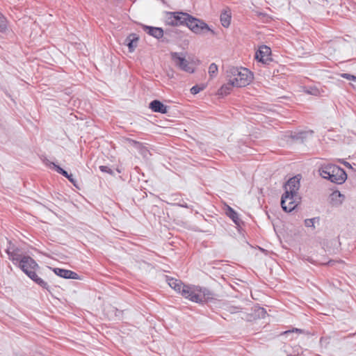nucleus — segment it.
<instances>
[{
	"mask_svg": "<svg viewBox=\"0 0 356 356\" xmlns=\"http://www.w3.org/2000/svg\"><path fill=\"white\" fill-rule=\"evenodd\" d=\"M68 279L79 280V276L76 273L70 270Z\"/></svg>",
	"mask_w": 356,
	"mask_h": 356,
	"instance_id": "c756f323",
	"label": "nucleus"
},
{
	"mask_svg": "<svg viewBox=\"0 0 356 356\" xmlns=\"http://www.w3.org/2000/svg\"><path fill=\"white\" fill-rule=\"evenodd\" d=\"M181 295L184 298L198 304H204L208 300L213 299V293L210 290L193 284H186Z\"/></svg>",
	"mask_w": 356,
	"mask_h": 356,
	"instance_id": "f257e3e1",
	"label": "nucleus"
},
{
	"mask_svg": "<svg viewBox=\"0 0 356 356\" xmlns=\"http://www.w3.org/2000/svg\"><path fill=\"white\" fill-rule=\"evenodd\" d=\"M143 30L149 35L157 39L163 36V30L161 28L144 26Z\"/></svg>",
	"mask_w": 356,
	"mask_h": 356,
	"instance_id": "ddd939ff",
	"label": "nucleus"
},
{
	"mask_svg": "<svg viewBox=\"0 0 356 356\" xmlns=\"http://www.w3.org/2000/svg\"><path fill=\"white\" fill-rule=\"evenodd\" d=\"M329 343H330L329 337H321L320 339V344L323 347L327 348Z\"/></svg>",
	"mask_w": 356,
	"mask_h": 356,
	"instance_id": "393cba45",
	"label": "nucleus"
},
{
	"mask_svg": "<svg viewBox=\"0 0 356 356\" xmlns=\"http://www.w3.org/2000/svg\"><path fill=\"white\" fill-rule=\"evenodd\" d=\"M138 41V38L135 34H131L125 39V43L128 46L130 52L134 51L137 46Z\"/></svg>",
	"mask_w": 356,
	"mask_h": 356,
	"instance_id": "4468645a",
	"label": "nucleus"
},
{
	"mask_svg": "<svg viewBox=\"0 0 356 356\" xmlns=\"http://www.w3.org/2000/svg\"><path fill=\"white\" fill-rule=\"evenodd\" d=\"M319 172L323 178L338 184L343 183L347 179V175L344 170L333 164L321 166Z\"/></svg>",
	"mask_w": 356,
	"mask_h": 356,
	"instance_id": "20e7f679",
	"label": "nucleus"
},
{
	"mask_svg": "<svg viewBox=\"0 0 356 356\" xmlns=\"http://www.w3.org/2000/svg\"><path fill=\"white\" fill-rule=\"evenodd\" d=\"M170 57L175 65L179 70L190 74L194 73L195 68L186 59L183 53L171 52Z\"/></svg>",
	"mask_w": 356,
	"mask_h": 356,
	"instance_id": "39448f33",
	"label": "nucleus"
},
{
	"mask_svg": "<svg viewBox=\"0 0 356 356\" xmlns=\"http://www.w3.org/2000/svg\"><path fill=\"white\" fill-rule=\"evenodd\" d=\"M68 179V180L72 182V183H74V179L73 178V176L72 175H69V177H67Z\"/></svg>",
	"mask_w": 356,
	"mask_h": 356,
	"instance_id": "473e14b6",
	"label": "nucleus"
},
{
	"mask_svg": "<svg viewBox=\"0 0 356 356\" xmlns=\"http://www.w3.org/2000/svg\"><path fill=\"white\" fill-rule=\"evenodd\" d=\"M220 22L224 27H228L231 22V14L229 11H224L220 15Z\"/></svg>",
	"mask_w": 356,
	"mask_h": 356,
	"instance_id": "6ab92c4d",
	"label": "nucleus"
},
{
	"mask_svg": "<svg viewBox=\"0 0 356 356\" xmlns=\"http://www.w3.org/2000/svg\"><path fill=\"white\" fill-rule=\"evenodd\" d=\"M149 108L155 113L165 114L168 111V107L164 105L161 101L155 99L149 103Z\"/></svg>",
	"mask_w": 356,
	"mask_h": 356,
	"instance_id": "9b49d317",
	"label": "nucleus"
},
{
	"mask_svg": "<svg viewBox=\"0 0 356 356\" xmlns=\"http://www.w3.org/2000/svg\"><path fill=\"white\" fill-rule=\"evenodd\" d=\"M99 170L103 172H106V173H108L110 175H113V170L109 168L108 166H106V165H101L99 166Z\"/></svg>",
	"mask_w": 356,
	"mask_h": 356,
	"instance_id": "bb28decb",
	"label": "nucleus"
},
{
	"mask_svg": "<svg viewBox=\"0 0 356 356\" xmlns=\"http://www.w3.org/2000/svg\"><path fill=\"white\" fill-rule=\"evenodd\" d=\"M49 166H52L53 168L59 174L61 175L63 173V171L64 170L62 168H60L59 165L55 164L53 162H49V164H47Z\"/></svg>",
	"mask_w": 356,
	"mask_h": 356,
	"instance_id": "5701e85b",
	"label": "nucleus"
},
{
	"mask_svg": "<svg viewBox=\"0 0 356 356\" xmlns=\"http://www.w3.org/2000/svg\"><path fill=\"white\" fill-rule=\"evenodd\" d=\"M228 82L221 86V88L218 90V93L220 95H227L230 92L233 87H236L234 85L232 81H229V79H227Z\"/></svg>",
	"mask_w": 356,
	"mask_h": 356,
	"instance_id": "f3484780",
	"label": "nucleus"
},
{
	"mask_svg": "<svg viewBox=\"0 0 356 356\" xmlns=\"http://www.w3.org/2000/svg\"><path fill=\"white\" fill-rule=\"evenodd\" d=\"M61 175L63 176H64L65 177H69V174L67 171H65V170L63 171V173H61Z\"/></svg>",
	"mask_w": 356,
	"mask_h": 356,
	"instance_id": "72a5a7b5",
	"label": "nucleus"
},
{
	"mask_svg": "<svg viewBox=\"0 0 356 356\" xmlns=\"http://www.w3.org/2000/svg\"><path fill=\"white\" fill-rule=\"evenodd\" d=\"M218 71V65L213 63L209 67L208 73L211 79H213L216 76L217 72Z\"/></svg>",
	"mask_w": 356,
	"mask_h": 356,
	"instance_id": "412c9836",
	"label": "nucleus"
},
{
	"mask_svg": "<svg viewBox=\"0 0 356 356\" xmlns=\"http://www.w3.org/2000/svg\"><path fill=\"white\" fill-rule=\"evenodd\" d=\"M7 28V21L6 18L0 13V33H3Z\"/></svg>",
	"mask_w": 356,
	"mask_h": 356,
	"instance_id": "4be33fe9",
	"label": "nucleus"
},
{
	"mask_svg": "<svg viewBox=\"0 0 356 356\" xmlns=\"http://www.w3.org/2000/svg\"><path fill=\"white\" fill-rule=\"evenodd\" d=\"M53 271L54 272V273L60 277H63V278H65V279H68V277H69V273H70V270H66V269H63V268H55L53 269Z\"/></svg>",
	"mask_w": 356,
	"mask_h": 356,
	"instance_id": "aec40b11",
	"label": "nucleus"
},
{
	"mask_svg": "<svg viewBox=\"0 0 356 356\" xmlns=\"http://www.w3.org/2000/svg\"><path fill=\"white\" fill-rule=\"evenodd\" d=\"M341 76L343 78H345L348 80H352V81H354V79H355V76L350 74H347V73L341 74Z\"/></svg>",
	"mask_w": 356,
	"mask_h": 356,
	"instance_id": "7c9ffc66",
	"label": "nucleus"
},
{
	"mask_svg": "<svg viewBox=\"0 0 356 356\" xmlns=\"http://www.w3.org/2000/svg\"><path fill=\"white\" fill-rule=\"evenodd\" d=\"M166 281L168 285L179 293H181L184 286H186L181 280L173 277H167Z\"/></svg>",
	"mask_w": 356,
	"mask_h": 356,
	"instance_id": "f8f14e48",
	"label": "nucleus"
},
{
	"mask_svg": "<svg viewBox=\"0 0 356 356\" xmlns=\"http://www.w3.org/2000/svg\"><path fill=\"white\" fill-rule=\"evenodd\" d=\"M178 205L181 207L188 208V206L187 205V204L184 202L182 203L178 204Z\"/></svg>",
	"mask_w": 356,
	"mask_h": 356,
	"instance_id": "2f4dec72",
	"label": "nucleus"
},
{
	"mask_svg": "<svg viewBox=\"0 0 356 356\" xmlns=\"http://www.w3.org/2000/svg\"><path fill=\"white\" fill-rule=\"evenodd\" d=\"M226 76L236 87H244L248 85L252 79V73L248 69L234 66L227 67Z\"/></svg>",
	"mask_w": 356,
	"mask_h": 356,
	"instance_id": "f03ea898",
	"label": "nucleus"
},
{
	"mask_svg": "<svg viewBox=\"0 0 356 356\" xmlns=\"http://www.w3.org/2000/svg\"><path fill=\"white\" fill-rule=\"evenodd\" d=\"M226 214L229 216L232 221L237 225H240L241 220L238 217V214L230 207L227 206L226 210Z\"/></svg>",
	"mask_w": 356,
	"mask_h": 356,
	"instance_id": "dca6fc26",
	"label": "nucleus"
},
{
	"mask_svg": "<svg viewBox=\"0 0 356 356\" xmlns=\"http://www.w3.org/2000/svg\"><path fill=\"white\" fill-rule=\"evenodd\" d=\"M18 267L36 284L44 289L48 287V284L42 279L39 277L35 270L38 268V264L29 256H24L17 264Z\"/></svg>",
	"mask_w": 356,
	"mask_h": 356,
	"instance_id": "7ed1b4c3",
	"label": "nucleus"
},
{
	"mask_svg": "<svg viewBox=\"0 0 356 356\" xmlns=\"http://www.w3.org/2000/svg\"><path fill=\"white\" fill-rule=\"evenodd\" d=\"M316 220V218H309L306 219L305 220V225L308 227H313L314 228V222Z\"/></svg>",
	"mask_w": 356,
	"mask_h": 356,
	"instance_id": "b1692460",
	"label": "nucleus"
},
{
	"mask_svg": "<svg viewBox=\"0 0 356 356\" xmlns=\"http://www.w3.org/2000/svg\"><path fill=\"white\" fill-rule=\"evenodd\" d=\"M241 311V308H240L238 307L231 306L229 308V312L232 314L238 313V312H240Z\"/></svg>",
	"mask_w": 356,
	"mask_h": 356,
	"instance_id": "c85d7f7f",
	"label": "nucleus"
},
{
	"mask_svg": "<svg viewBox=\"0 0 356 356\" xmlns=\"http://www.w3.org/2000/svg\"><path fill=\"white\" fill-rule=\"evenodd\" d=\"M354 81H356V76H355V79H354Z\"/></svg>",
	"mask_w": 356,
	"mask_h": 356,
	"instance_id": "c9c22d12",
	"label": "nucleus"
},
{
	"mask_svg": "<svg viewBox=\"0 0 356 356\" xmlns=\"http://www.w3.org/2000/svg\"><path fill=\"white\" fill-rule=\"evenodd\" d=\"M6 253L8 254L9 259L13 261L15 265L23 259L24 255H22L21 250L16 248L15 245H10L6 249Z\"/></svg>",
	"mask_w": 356,
	"mask_h": 356,
	"instance_id": "9d476101",
	"label": "nucleus"
},
{
	"mask_svg": "<svg viewBox=\"0 0 356 356\" xmlns=\"http://www.w3.org/2000/svg\"><path fill=\"white\" fill-rule=\"evenodd\" d=\"M202 88H200L198 86H194L191 88V92L193 95H196L198 92H200V90H202Z\"/></svg>",
	"mask_w": 356,
	"mask_h": 356,
	"instance_id": "cd10ccee",
	"label": "nucleus"
},
{
	"mask_svg": "<svg viewBox=\"0 0 356 356\" xmlns=\"http://www.w3.org/2000/svg\"><path fill=\"white\" fill-rule=\"evenodd\" d=\"M175 22L178 26L185 25L187 19H188V14L183 12H174Z\"/></svg>",
	"mask_w": 356,
	"mask_h": 356,
	"instance_id": "2eb2a0df",
	"label": "nucleus"
},
{
	"mask_svg": "<svg viewBox=\"0 0 356 356\" xmlns=\"http://www.w3.org/2000/svg\"><path fill=\"white\" fill-rule=\"evenodd\" d=\"M255 58L263 64H268L272 60L270 49L266 45L260 47L255 54Z\"/></svg>",
	"mask_w": 356,
	"mask_h": 356,
	"instance_id": "6e6552de",
	"label": "nucleus"
},
{
	"mask_svg": "<svg viewBox=\"0 0 356 356\" xmlns=\"http://www.w3.org/2000/svg\"><path fill=\"white\" fill-rule=\"evenodd\" d=\"M300 186V179L298 177H293L289 179L284 185V193H288L289 194H299L298 191Z\"/></svg>",
	"mask_w": 356,
	"mask_h": 356,
	"instance_id": "1a4fd4ad",
	"label": "nucleus"
},
{
	"mask_svg": "<svg viewBox=\"0 0 356 356\" xmlns=\"http://www.w3.org/2000/svg\"><path fill=\"white\" fill-rule=\"evenodd\" d=\"M301 197L299 194H289L284 193L281 199V206L286 212L294 210L300 202Z\"/></svg>",
	"mask_w": 356,
	"mask_h": 356,
	"instance_id": "423d86ee",
	"label": "nucleus"
},
{
	"mask_svg": "<svg viewBox=\"0 0 356 356\" xmlns=\"http://www.w3.org/2000/svg\"><path fill=\"white\" fill-rule=\"evenodd\" d=\"M164 22L167 25L177 26V23L175 22L174 12H166L164 15Z\"/></svg>",
	"mask_w": 356,
	"mask_h": 356,
	"instance_id": "a211bd4d",
	"label": "nucleus"
},
{
	"mask_svg": "<svg viewBox=\"0 0 356 356\" xmlns=\"http://www.w3.org/2000/svg\"><path fill=\"white\" fill-rule=\"evenodd\" d=\"M317 92H318V90H309V91H308V93H309V94H312V95H317Z\"/></svg>",
	"mask_w": 356,
	"mask_h": 356,
	"instance_id": "f704fd0d",
	"label": "nucleus"
},
{
	"mask_svg": "<svg viewBox=\"0 0 356 356\" xmlns=\"http://www.w3.org/2000/svg\"><path fill=\"white\" fill-rule=\"evenodd\" d=\"M293 332H296V333L301 334V333H304V330H300V329H298V328H293L291 330H287V331L284 332L283 333H282V334L288 335V334H289L291 333H293Z\"/></svg>",
	"mask_w": 356,
	"mask_h": 356,
	"instance_id": "a878e982",
	"label": "nucleus"
},
{
	"mask_svg": "<svg viewBox=\"0 0 356 356\" xmlns=\"http://www.w3.org/2000/svg\"><path fill=\"white\" fill-rule=\"evenodd\" d=\"M185 25L193 33L197 34H201L205 31H211L212 33H214L213 31H212L206 23L189 14L188 19H187Z\"/></svg>",
	"mask_w": 356,
	"mask_h": 356,
	"instance_id": "0eeeda50",
	"label": "nucleus"
}]
</instances>
